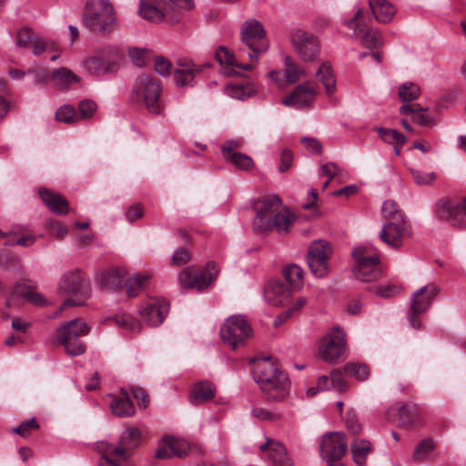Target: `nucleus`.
I'll return each mask as SVG.
<instances>
[{
  "mask_svg": "<svg viewBox=\"0 0 466 466\" xmlns=\"http://www.w3.org/2000/svg\"><path fill=\"white\" fill-rule=\"evenodd\" d=\"M256 217L253 227L259 232L276 230L279 234L289 233L295 217L285 208L278 196H268L255 203Z\"/></svg>",
  "mask_w": 466,
  "mask_h": 466,
  "instance_id": "f257e3e1",
  "label": "nucleus"
},
{
  "mask_svg": "<svg viewBox=\"0 0 466 466\" xmlns=\"http://www.w3.org/2000/svg\"><path fill=\"white\" fill-rule=\"evenodd\" d=\"M252 374L268 400L279 401L287 396L289 386L288 375L271 356L255 360Z\"/></svg>",
  "mask_w": 466,
  "mask_h": 466,
  "instance_id": "f03ea898",
  "label": "nucleus"
},
{
  "mask_svg": "<svg viewBox=\"0 0 466 466\" xmlns=\"http://www.w3.org/2000/svg\"><path fill=\"white\" fill-rule=\"evenodd\" d=\"M194 7L193 0H165L147 2L140 0L139 15L142 18L159 23L166 19L170 24L180 21L184 11Z\"/></svg>",
  "mask_w": 466,
  "mask_h": 466,
  "instance_id": "7ed1b4c3",
  "label": "nucleus"
},
{
  "mask_svg": "<svg viewBox=\"0 0 466 466\" xmlns=\"http://www.w3.org/2000/svg\"><path fill=\"white\" fill-rule=\"evenodd\" d=\"M83 21L90 31L100 35H106L117 27L115 8L108 0H88Z\"/></svg>",
  "mask_w": 466,
  "mask_h": 466,
  "instance_id": "20e7f679",
  "label": "nucleus"
},
{
  "mask_svg": "<svg viewBox=\"0 0 466 466\" xmlns=\"http://www.w3.org/2000/svg\"><path fill=\"white\" fill-rule=\"evenodd\" d=\"M58 289L70 296L60 307L63 310L71 306H83L91 294V284L81 270L67 271L61 277Z\"/></svg>",
  "mask_w": 466,
  "mask_h": 466,
  "instance_id": "39448f33",
  "label": "nucleus"
},
{
  "mask_svg": "<svg viewBox=\"0 0 466 466\" xmlns=\"http://www.w3.org/2000/svg\"><path fill=\"white\" fill-rule=\"evenodd\" d=\"M90 327L82 319H75L65 322L57 329V341L65 347L70 356H78L86 351V345L80 339L89 333Z\"/></svg>",
  "mask_w": 466,
  "mask_h": 466,
  "instance_id": "423d86ee",
  "label": "nucleus"
},
{
  "mask_svg": "<svg viewBox=\"0 0 466 466\" xmlns=\"http://www.w3.org/2000/svg\"><path fill=\"white\" fill-rule=\"evenodd\" d=\"M265 35L264 27L258 20H248L242 25L240 53L247 54L252 63L256 64L259 55L268 48Z\"/></svg>",
  "mask_w": 466,
  "mask_h": 466,
  "instance_id": "0eeeda50",
  "label": "nucleus"
},
{
  "mask_svg": "<svg viewBox=\"0 0 466 466\" xmlns=\"http://www.w3.org/2000/svg\"><path fill=\"white\" fill-rule=\"evenodd\" d=\"M355 260L354 276L362 282L377 280L381 275L380 255L370 250V247L358 246L352 250Z\"/></svg>",
  "mask_w": 466,
  "mask_h": 466,
  "instance_id": "6e6552de",
  "label": "nucleus"
},
{
  "mask_svg": "<svg viewBox=\"0 0 466 466\" xmlns=\"http://www.w3.org/2000/svg\"><path fill=\"white\" fill-rule=\"evenodd\" d=\"M220 336L225 344L236 350L252 336V328L245 316L234 315L222 324Z\"/></svg>",
  "mask_w": 466,
  "mask_h": 466,
  "instance_id": "1a4fd4ad",
  "label": "nucleus"
},
{
  "mask_svg": "<svg viewBox=\"0 0 466 466\" xmlns=\"http://www.w3.org/2000/svg\"><path fill=\"white\" fill-rule=\"evenodd\" d=\"M290 42L296 55L306 63L319 60L321 46L319 38L312 33L295 28L290 33Z\"/></svg>",
  "mask_w": 466,
  "mask_h": 466,
  "instance_id": "9d476101",
  "label": "nucleus"
},
{
  "mask_svg": "<svg viewBox=\"0 0 466 466\" xmlns=\"http://www.w3.org/2000/svg\"><path fill=\"white\" fill-rule=\"evenodd\" d=\"M135 91L141 97L148 112L161 114L162 106L160 95L162 86L160 81L151 75H142L136 82Z\"/></svg>",
  "mask_w": 466,
  "mask_h": 466,
  "instance_id": "9b49d317",
  "label": "nucleus"
},
{
  "mask_svg": "<svg viewBox=\"0 0 466 466\" xmlns=\"http://www.w3.org/2000/svg\"><path fill=\"white\" fill-rule=\"evenodd\" d=\"M332 255L331 245L323 239L313 241L308 249L307 261L314 276L324 278L329 271L328 264Z\"/></svg>",
  "mask_w": 466,
  "mask_h": 466,
  "instance_id": "f8f14e48",
  "label": "nucleus"
},
{
  "mask_svg": "<svg viewBox=\"0 0 466 466\" xmlns=\"http://www.w3.org/2000/svg\"><path fill=\"white\" fill-rule=\"evenodd\" d=\"M218 274L216 264L208 262L203 269L186 268L180 272L178 279L184 288L197 289L200 291L206 289Z\"/></svg>",
  "mask_w": 466,
  "mask_h": 466,
  "instance_id": "ddd939ff",
  "label": "nucleus"
},
{
  "mask_svg": "<svg viewBox=\"0 0 466 466\" xmlns=\"http://www.w3.org/2000/svg\"><path fill=\"white\" fill-rule=\"evenodd\" d=\"M412 229L409 220L384 222L380 231V239L393 249H399L411 237Z\"/></svg>",
  "mask_w": 466,
  "mask_h": 466,
  "instance_id": "4468645a",
  "label": "nucleus"
},
{
  "mask_svg": "<svg viewBox=\"0 0 466 466\" xmlns=\"http://www.w3.org/2000/svg\"><path fill=\"white\" fill-rule=\"evenodd\" d=\"M346 24L349 28L353 30L354 35L360 40L364 47L373 50L382 46L380 32L376 28L368 27L365 25L362 9L359 8L354 16Z\"/></svg>",
  "mask_w": 466,
  "mask_h": 466,
  "instance_id": "2eb2a0df",
  "label": "nucleus"
},
{
  "mask_svg": "<svg viewBox=\"0 0 466 466\" xmlns=\"http://www.w3.org/2000/svg\"><path fill=\"white\" fill-rule=\"evenodd\" d=\"M348 450V442L342 432H329L323 436L320 444L321 458L327 462H337Z\"/></svg>",
  "mask_w": 466,
  "mask_h": 466,
  "instance_id": "dca6fc26",
  "label": "nucleus"
},
{
  "mask_svg": "<svg viewBox=\"0 0 466 466\" xmlns=\"http://www.w3.org/2000/svg\"><path fill=\"white\" fill-rule=\"evenodd\" d=\"M344 347L345 334L339 328H334L322 339L319 354L325 361L332 363L341 356Z\"/></svg>",
  "mask_w": 466,
  "mask_h": 466,
  "instance_id": "f3484780",
  "label": "nucleus"
},
{
  "mask_svg": "<svg viewBox=\"0 0 466 466\" xmlns=\"http://www.w3.org/2000/svg\"><path fill=\"white\" fill-rule=\"evenodd\" d=\"M141 443V431L136 427H128L121 435L119 443L116 447H109L106 453L102 455L100 462L103 461L104 456L109 457L111 460L112 455H117L127 459L131 454V451L137 449Z\"/></svg>",
  "mask_w": 466,
  "mask_h": 466,
  "instance_id": "a211bd4d",
  "label": "nucleus"
},
{
  "mask_svg": "<svg viewBox=\"0 0 466 466\" xmlns=\"http://www.w3.org/2000/svg\"><path fill=\"white\" fill-rule=\"evenodd\" d=\"M388 419L395 422L399 427L409 429L413 426L420 418V408L415 403H404L398 408L390 409L387 411Z\"/></svg>",
  "mask_w": 466,
  "mask_h": 466,
  "instance_id": "6ab92c4d",
  "label": "nucleus"
},
{
  "mask_svg": "<svg viewBox=\"0 0 466 466\" xmlns=\"http://www.w3.org/2000/svg\"><path fill=\"white\" fill-rule=\"evenodd\" d=\"M169 311V305L164 299H152L140 310L142 319L149 327L160 325Z\"/></svg>",
  "mask_w": 466,
  "mask_h": 466,
  "instance_id": "aec40b11",
  "label": "nucleus"
},
{
  "mask_svg": "<svg viewBox=\"0 0 466 466\" xmlns=\"http://www.w3.org/2000/svg\"><path fill=\"white\" fill-rule=\"evenodd\" d=\"M208 63L196 65L192 61H179L174 70V79L179 86H194L196 84L195 76L202 72L204 68L209 67Z\"/></svg>",
  "mask_w": 466,
  "mask_h": 466,
  "instance_id": "412c9836",
  "label": "nucleus"
},
{
  "mask_svg": "<svg viewBox=\"0 0 466 466\" xmlns=\"http://www.w3.org/2000/svg\"><path fill=\"white\" fill-rule=\"evenodd\" d=\"M266 442L259 446L266 452L272 466H293L292 460L288 456L285 446L279 441L265 437Z\"/></svg>",
  "mask_w": 466,
  "mask_h": 466,
  "instance_id": "4be33fe9",
  "label": "nucleus"
},
{
  "mask_svg": "<svg viewBox=\"0 0 466 466\" xmlns=\"http://www.w3.org/2000/svg\"><path fill=\"white\" fill-rule=\"evenodd\" d=\"M316 95V89L304 83L299 85L289 96L283 99L282 103L287 106L300 109L309 106Z\"/></svg>",
  "mask_w": 466,
  "mask_h": 466,
  "instance_id": "5701e85b",
  "label": "nucleus"
},
{
  "mask_svg": "<svg viewBox=\"0 0 466 466\" xmlns=\"http://www.w3.org/2000/svg\"><path fill=\"white\" fill-rule=\"evenodd\" d=\"M240 147L241 142L238 140L226 141L221 147L222 155L238 168L248 170L253 166V160L248 155L237 151Z\"/></svg>",
  "mask_w": 466,
  "mask_h": 466,
  "instance_id": "b1692460",
  "label": "nucleus"
},
{
  "mask_svg": "<svg viewBox=\"0 0 466 466\" xmlns=\"http://www.w3.org/2000/svg\"><path fill=\"white\" fill-rule=\"evenodd\" d=\"M439 293V289L434 284L420 288L411 297L410 307L413 312H424L431 304Z\"/></svg>",
  "mask_w": 466,
  "mask_h": 466,
  "instance_id": "393cba45",
  "label": "nucleus"
},
{
  "mask_svg": "<svg viewBox=\"0 0 466 466\" xmlns=\"http://www.w3.org/2000/svg\"><path fill=\"white\" fill-rule=\"evenodd\" d=\"M38 192L42 201L52 212L58 215L68 213V202L62 195L46 187H40Z\"/></svg>",
  "mask_w": 466,
  "mask_h": 466,
  "instance_id": "a878e982",
  "label": "nucleus"
},
{
  "mask_svg": "<svg viewBox=\"0 0 466 466\" xmlns=\"http://www.w3.org/2000/svg\"><path fill=\"white\" fill-rule=\"evenodd\" d=\"M435 214L441 220H451L454 226L461 227L460 203L449 198H441L436 203Z\"/></svg>",
  "mask_w": 466,
  "mask_h": 466,
  "instance_id": "bb28decb",
  "label": "nucleus"
},
{
  "mask_svg": "<svg viewBox=\"0 0 466 466\" xmlns=\"http://www.w3.org/2000/svg\"><path fill=\"white\" fill-rule=\"evenodd\" d=\"M264 296L268 303L274 306H281L289 298L290 290L287 285L274 280L267 284Z\"/></svg>",
  "mask_w": 466,
  "mask_h": 466,
  "instance_id": "cd10ccee",
  "label": "nucleus"
},
{
  "mask_svg": "<svg viewBox=\"0 0 466 466\" xmlns=\"http://www.w3.org/2000/svg\"><path fill=\"white\" fill-rule=\"evenodd\" d=\"M106 50L97 55L86 58L83 61V66L91 75H100L110 72L115 63L105 57Z\"/></svg>",
  "mask_w": 466,
  "mask_h": 466,
  "instance_id": "c85d7f7f",
  "label": "nucleus"
},
{
  "mask_svg": "<svg viewBox=\"0 0 466 466\" xmlns=\"http://www.w3.org/2000/svg\"><path fill=\"white\" fill-rule=\"evenodd\" d=\"M369 6L375 20L389 24L396 14V8L388 0H369Z\"/></svg>",
  "mask_w": 466,
  "mask_h": 466,
  "instance_id": "c756f323",
  "label": "nucleus"
},
{
  "mask_svg": "<svg viewBox=\"0 0 466 466\" xmlns=\"http://www.w3.org/2000/svg\"><path fill=\"white\" fill-rule=\"evenodd\" d=\"M110 408L112 412L120 418L130 417L136 413L135 406L132 403L128 393L123 389L121 390L120 394L112 400Z\"/></svg>",
  "mask_w": 466,
  "mask_h": 466,
  "instance_id": "7c9ffc66",
  "label": "nucleus"
},
{
  "mask_svg": "<svg viewBox=\"0 0 466 466\" xmlns=\"http://www.w3.org/2000/svg\"><path fill=\"white\" fill-rule=\"evenodd\" d=\"M214 396V385L208 381H199L192 387L189 393V401L193 405H200L212 400Z\"/></svg>",
  "mask_w": 466,
  "mask_h": 466,
  "instance_id": "2f4dec72",
  "label": "nucleus"
},
{
  "mask_svg": "<svg viewBox=\"0 0 466 466\" xmlns=\"http://www.w3.org/2000/svg\"><path fill=\"white\" fill-rule=\"evenodd\" d=\"M126 271L123 268H109L99 276L100 285L108 290L119 289L124 282Z\"/></svg>",
  "mask_w": 466,
  "mask_h": 466,
  "instance_id": "473e14b6",
  "label": "nucleus"
},
{
  "mask_svg": "<svg viewBox=\"0 0 466 466\" xmlns=\"http://www.w3.org/2000/svg\"><path fill=\"white\" fill-rule=\"evenodd\" d=\"M79 80V76L66 67H60L51 73V83L59 90H66Z\"/></svg>",
  "mask_w": 466,
  "mask_h": 466,
  "instance_id": "72a5a7b5",
  "label": "nucleus"
},
{
  "mask_svg": "<svg viewBox=\"0 0 466 466\" xmlns=\"http://www.w3.org/2000/svg\"><path fill=\"white\" fill-rule=\"evenodd\" d=\"M316 76L323 84L328 96H331L335 93L337 89L336 79L331 65L329 62H324L320 65L316 72Z\"/></svg>",
  "mask_w": 466,
  "mask_h": 466,
  "instance_id": "f704fd0d",
  "label": "nucleus"
},
{
  "mask_svg": "<svg viewBox=\"0 0 466 466\" xmlns=\"http://www.w3.org/2000/svg\"><path fill=\"white\" fill-rule=\"evenodd\" d=\"M353 461L362 466L366 463V459L371 451L372 446L370 441L365 439H355L350 445Z\"/></svg>",
  "mask_w": 466,
  "mask_h": 466,
  "instance_id": "c9c22d12",
  "label": "nucleus"
},
{
  "mask_svg": "<svg viewBox=\"0 0 466 466\" xmlns=\"http://www.w3.org/2000/svg\"><path fill=\"white\" fill-rule=\"evenodd\" d=\"M435 451V443L431 439L420 441L415 447L412 453V461L414 462H424L431 460L433 451Z\"/></svg>",
  "mask_w": 466,
  "mask_h": 466,
  "instance_id": "e433bc0d",
  "label": "nucleus"
},
{
  "mask_svg": "<svg viewBox=\"0 0 466 466\" xmlns=\"http://www.w3.org/2000/svg\"><path fill=\"white\" fill-rule=\"evenodd\" d=\"M215 56H216L217 61L220 65L236 66V67L245 69V70H251L255 66V63H252L251 61L248 64L238 63L234 55L232 53H230V51L224 46H219L217 49V51L215 53Z\"/></svg>",
  "mask_w": 466,
  "mask_h": 466,
  "instance_id": "4c0bfd02",
  "label": "nucleus"
},
{
  "mask_svg": "<svg viewBox=\"0 0 466 466\" xmlns=\"http://www.w3.org/2000/svg\"><path fill=\"white\" fill-rule=\"evenodd\" d=\"M381 213L384 222H400L409 220L404 212L400 208L398 204L393 200H386L381 207Z\"/></svg>",
  "mask_w": 466,
  "mask_h": 466,
  "instance_id": "58836bf2",
  "label": "nucleus"
},
{
  "mask_svg": "<svg viewBox=\"0 0 466 466\" xmlns=\"http://www.w3.org/2000/svg\"><path fill=\"white\" fill-rule=\"evenodd\" d=\"M163 443L169 448L174 456L184 458L188 454L190 446L185 440L166 436L163 438Z\"/></svg>",
  "mask_w": 466,
  "mask_h": 466,
  "instance_id": "ea45409f",
  "label": "nucleus"
},
{
  "mask_svg": "<svg viewBox=\"0 0 466 466\" xmlns=\"http://www.w3.org/2000/svg\"><path fill=\"white\" fill-rule=\"evenodd\" d=\"M149 278L150 276L147 274H137L133 278L128 279L124 284L126 293L129 297H136L146 287Z\"/></svg>",
  "mask_w": 466,
  "mask_h": 466,
  "instance_id": "a19ab883",
  "label": "nucleus"
},
{
  "mask_svg": "<svg viewBox=\"0 0 466 466\" xmlns=\"http://www.w3.org/2000/svg\"><path fill=\"white\" fill-rule=\"evenodd\" d=\"M285 72L288 77V82L295 83L300 79V77L306 76L305 70L290 57L287 56L284 61Z\"/></svg>",
  "mask_w": 466,
  "mask_h": 466,
  "instance_id": "79ce46f5",
  "label": "nucleus"
},
{
  "mask_svg": "<svg viewBox=\"0 0 466 466\" xmlns=\"http://www.w3.org/2000/svg\"><path fill=\"white\" fill-rule=\"evenodd\" d=\"M420 95V88L412 82H407L399 88V97L403 102H410L417 99Z\"/></svg>",
  "mask_w": 466,
  "mask_h": 466,
  "instance_id": "37998d69",
  "label": "nucleus"
},
{
  "mask_svg": "<svg viewBox=\"0 0 466 466\" xmlns=\"http://www.w3.org/2000/svg\"><path fill=\"white\" fill-rule=\"evenodd\" d=\"M376 130L380 134V138L388 144L403 145L406 143L405 136L395 129L378 127Z\"/></svg>",
  "mask_w": 466,
  "mask_h": 466,
  "instance_id": "c03bdc74",
  "label": "nucleus"
},
{
  "mask_svg": "<svg viewBox=\"0 0 466 466\" xmlns=\"http://www.w3.org/2000/svg\"><path fill=\"white\" fill-rule=\"evenodd\" d=\"M344 370L348 376L360 381L367 380L370 376L369 367L365 364L348 363L345 365Z\"/></svg>",
  "mask_w": 466,
  "mask_h": 466,
  "instance_id": "a18cd8bd",
  "label": "nucleus"
},
{
  "mask_svg": "<svg viewBox=\"0 0 466 466\" xmlns=\"http://www.w3.org/2000/svg\"><path fill=\"white\" fill-rule=\"evenodd\" d=\"M283 276L291 286L299 288L302 284L303 269L297 265H289L283 269Z\"/></svg>",
  "mask_w": 466,
  "mask_h": 466,
  "instance_id": "49530a36",
  "label": "nucleus"
},
{
  "mask_svg": "<svg viewBox=\"0 0 466 466\" xmlns=\"http://www.w3.org/2000/svg\"><path fill=\"white\" fill-rule=\"evenodd\" d=\"M115 321L117 326L132 332H137L141 329L140 323L132 315L127 313L116 315Z\"/></svg>",
  "mask_w": 466,
  "mask_h": 466,
  "instance_id": "de8ad7c7",
  "label": "nucleus"
},
{
  "mask_svg": "<svg viewBox=\"0 0 466 466\" xmlns=\"http://www.w3.org/2000/svg\"><path fill=\"white\" fill-rule=\"evenodd\" d=\"M36 36L28 27H22L16 33V45L23 48H30Z\"/></svg>",
  "mask_w": 466,
  "mask_h": 466,
  "instance_id": "09e8293b",
  "label": "nucleus"
},
{
  "mask_svg": "<svg viewBox=\"0 0 466 466\" xmlns=\"http://www.w3.org/2000/svg\"><path fill=\"white\" fill-rule=\"evenodd\" d=\"M56 118L60 122L72 123L78 119V116L73 106L66 105L56 110Z\"/></svg>",
  "mask_w": 466,
  "mask_h": 466,
  "instance_id": "8fccbe9b",
  "label": "nucleus"
},
{
  "mask_svg": "<svg viewBox=\"0 0 466 466\" xmlns=\"http://www.w3.org/2000/svg\"><path fill=\"white\" fill-rule=\"evenodd\" d=\"M250 413L253 418L260 420L275 421L281 419L280 413L274 412L261 407H254Z\"/></svg>",
  "mask_w": 466,
  "mask_h": 466,
  "instance_id": "3c124183",
  "label": "nucleus"
},
{
  "mask_svg": "<svg viewBox=\"0 0 466 466\" xmlns=\"http://www.w3.org/2000/svg\"><path fill=\"white\" fill-rule=\"evenodd\" d=\"M410 171L413 180L418 185H430L433 182V180L436 177V175L433 172L423 173L416 168H410Z\"/></svg>",
  "mask_w": 466,
  "mask_h": 466,
  "instance_id": "603ef678",
  "label": "nucleus"
},
{
  "mask_svg": "<svg viewBox=\"0 0 466 466\" xmlns=\"http://www.w3.org/2000/svg\"><path fill=\"white\" fill-rule=\"evenodd\" d=\"M35 56H40L47 50H55L56 45L46 39L36 37L31 47Z\"/></svg>",
  "mask_w": 466,
  "mask_h": 466,
  "instance_id": "864d4df0",
  "label": "nucleus"
},
{
  "mask_svg": "<svg viewBox=\"0 0 466 466\" xmlns=\"http://www.w3.org/2000/svg\"><path fill=\"white\" fill-rule=\"evenodd\" d=\"M129 56L137 66H144L147 63V51L142 48L132 47L128 51Z\"/></svg>",
  "mask_w": 466,
  "mask_h": 466,
  "instance_id": "5fc2aeb1",
  "label": "nucleus"
},
{
  "mask_svg": "<svg viewBox=\"0 0 466 466\" xmlns=\"http://www.w3.org/2000/svg\"><path fill=\"white\" fill-rule=\"evenodd\" d=\"M78 110L82 118H89L96 110V104L90 99H85L79 102Z\"/></svg>",
  "mask_w": 466,
  "mask_h": 466,
  "instance_id": "6e6d98bb",
  "label": "nucleus"
},
{
  "mask_svg": "<svg viewBox=\"0 0 466 466\" xmlns=\"http://www.w3.org/2000/svg\"><path fill=\"white\" fill-rule=\"evenodd\" d=\"M47 228L51 234L58 238H64L68 233L67 228L57 220H50L47 222Z\"/></svg>",
  "mask_w": 466,
  "mask_h": 466,
  "instance_id": "4d7b16f0",
  "label": "nucleus"
},
{
  "mask_svg": "<svg viewBox=\"0 0 466 466\" xmlns=\"http://www.w3.org/2000/svg\"><path fill=\"white\" fill-rule=\"evenodd\" d=\"M330 384L333 389L342 391L346 389V382L343 374L339 370H334L330 373Z\"/></svg>",
  "mask_w": 466,
  "mask_h": 466,
  "instance_id": "13d9d810",
  "label": "nucleus"
},
{
  "mask_svg": "<svg viewBox=\"0 0 466 466\" xmlns=\"http://www.w3.org/2000/svg\"><path fill=\"white\" fill-rule=\"evenodd\" d=\"M375 294L389 299L400 292V289L395 285H387L377 287L374 290Z\"/></svg>",
  "mask_w": 466,
  "mask_h": 466,
  "instance_id": "bf43d9fd",
  "label": "nucleus"
},
{
  "mask_svg": "<svg viewBox=\"0 0 466 466\" xmlns=\"http://www.w3.org/2000/svg\"><path fill=\"white\" fill-rule=\"evenodd\" d=\"M38 428L39 425L35 419H31L30 420L23 421L18 427L14 429V431L23 437H25L31 430H36Z\"/></svg>",
  "mask_w": 466,
  "mask_h": 466,
  "instance_id": "052dcab7",
  "label": "nucleus"
},
{
  "mask_svg": "<svg viewBox=\"0 0 466 466\" xmlns=\"http://www.w3.org/2000/svg\"><path fill=\"white\" fill-rule=\"evenodd\" d=\"M132 396L137 401V405L142 408H147L149 403L148 395L142 388L134 387L131 390Z\"/></svg>",
  "mask_w": 466,
  "mask_h": 466,
  "instance_id": "680f3d73",
  "label": "nucleus"
},
{
  "mask_svg": "<svg viewBox=\"0 0 466 466\" xmlns=\"http://www.w3.org/2000/svg\"><path fill=\"white\" fill-rule=\"evenodd\" d=\"M190 258L189 251L187 248H181L177 249L172 256V262L176 266H182L186 264Z\"/></svg>",
  "mask_w": 466,
  "mask_h": 466,
  "instance_id": "e2e57ef3",
  "label": "nucleus"
},
{
  "mask_svg": "<svg viewBox=\"0 0 466 466\" xmlns=\"http://www.w3.org/2000/svg\"><path fill=\"white\" fill-rule=\"evenodd\" d=\"M268 76L279 87H283L287 84H290L289 82H288V77L285 70H272L268 72Z\"/></svg>",
  "mask_w": 466,
  "mask_h": 466,
  "instance_id": "0e129e2a",
  "label": "nucleus"
},
{
  "mask_svg": "<svg viewBox=\"0 0 466 466\" xmlns=\"http://www.w3.org/2000/svg\"><path fill=\"white\" fill-rule=\"evenodd\" d=\"M156 71L162 76H167L170 73L171 64L164 57H157L155 62Z\"/></svg>",
  "mask_w": 466,
  "mask_h": 466,
  "instance_id": "69168bd1",
  "label": "nucleus"
},
{
  "mask_svg": "<svg viewBox=\"0 0 466 466\" xmlns=\"http://www.w3.org/2000/svg\"><path fill=\"white\" fill-rule=\"evenodd\" d=\"M301 142L304 147L311 153L318 154L321 152L322 146L318 139L313 137H303Z\"/></svg>",
  "mask_w": 466,
  "mask_h": 466,
  "instance_id": "338daca9",
  "label": "nucleus"
},
{
  "mask_svg": "<svg viewBox=\"0 0 466 466\" xmlns=\"http://www.w3.org/2000/svg\"><path fill=\"white\" fill-rule=\"evenodd\" d=\"M320 169V175L327 177V178H329V180H332L333 177L339 173V167L333 162L321 165Z\"/></svg>",
  "mask_w": 466,
  "mask_h": 466,
  "instance_id": "774afa93",
  "label": "nucleus"
}]
</instances>
